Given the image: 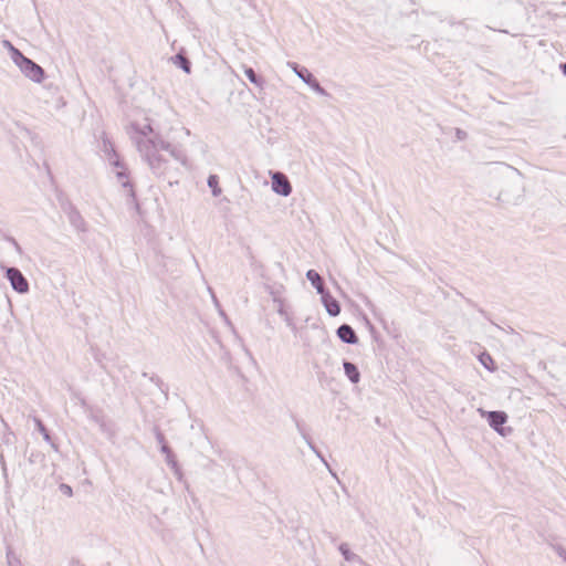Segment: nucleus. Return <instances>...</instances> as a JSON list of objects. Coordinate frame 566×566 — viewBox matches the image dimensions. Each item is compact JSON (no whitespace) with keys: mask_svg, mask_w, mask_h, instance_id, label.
<instances>
[{"mask_svg":"<svg viewBox=\"0 0 566 566\" xmlns=\"http://www.w3.org/2000/svg\"><path fill=\"white\" fill-rule=\"evenodd\" d=\"M63 212L66 214L70 224L77 231L87 232V223L78 209L69 200L61 203Z\"/></svg>","mask_w":566,"mask_h":566,"instance_id":"obj_4","label":"nucleus"},{"mask_svg":"<svg viewBox=\"0 0 566 566\" xmlns=\"http://www.w3.org/2000/svg\"><path fill=\"white\" fill-rule=\"evenodd\" d=\"M295 420V426H296V429L298 431V433L302 436V438L304 439V441L306 442V444L308 446V448L315 453V455L324 463V465L328 469V471L334 475L336 476V474L332 471L328 462L326 461L325 457L323 455V453L316 448V446L314 444L311 436L308 434L307 430H306V427L303 422H301L298 419H294Z\"/></svg>","mask_w":566,"mask_h":566,"instance_id":"obj_6","label":"nucleus"},{"mask_svg":"<svg viewBox=\"0 0 566 566\" xmlns=\"http://www.w3.org/2000/svg\"><path fill=\"white\" fill-rule=\"evenodd\" d=\"M4 43H6V45H8L10 48L11 59L14 62V64L17 66L22 64V62L25 61L27 56L20 50L14 48L9 41H4Z\"/></svg>","mask_w":566,"mask_h":566,"instance_id":"obj_19","label":"nucleus"},{"mask_svg":"<svg viewBox=\"0 0 566 566\" xmlns=\"http://www.w3.org/2000/svg\"><path fill=\"white\" fill-rule=\"evenodd\" d=\"M306 279L311 282L319 295L327 291L322 276L315 270H308L306 272Z\"/></svg>","mask_w":566,"mask_h":566,"instance_id":"obj_14","label":"nucleus"},{"mask_svg":"<svg viewBox=\"0 0 566 566\" xmlns=\"http://www.w3.org/2000/svg\"><path fill=\"white\" fill-rule=\"evenodd\" d=\"M326 534L331 538L332 542L336 541V537H334L332 533H326Z\"/></svg>","mask_w":566,"mask_h":566,"instance_id":"obj_38","label":"nucleus"},{"mask_svg":"<svg viewBox=\"0 0 566 566\" xmlns=\"http://www.w3.org/2000/svg\"><path fill=\"white\" fill-rule=\"evenodd\" d=\"M486 419L489 426L501 436H505L504 423L507 421V415L504 411H488Z\"/></svg>","mask_w":566,"mask_h":566,"instance_id":"obj_9","label":"nucleus"},{"mask_svg":"<svg viewBox=\"0 0 566 566\" xmlns=\"http://www.w3.org/2000/svg\"><path fill=\"white\" fill-rule=\"evenodd\" d=\"M104 150L106 153L112 154V157H109V160L112 165L115 167L122 168V170L117 171L116 176L118 181L122 184L123 188L128 190V196L130 197L132 201L135 203V207L138 208V203L136 202V195L133 189L132 182L128 180V172L125 169L124 164L118 158V155L116 154L113 144L108 140H104Z\"/></svg>","mask_w":566,"mask_h":566,"instance_id":"obj_2","label":"nucleus"},{"mask_svg":"<svg viewBox=\"0 0 566 566\" xmlns=\"http://www.w3.org/2000/svg\"><path fill=\"white\" fill-rule=\"evenodd\" d=\"M25 77L29 80L41 83L45 77V72L42 66L27 57L22 64L18 66Z\"/></svg>","mask_w":566,"mask_h":566,"instance_id":"obj_5","label":"nucleus"},{"mask_svg":"<svg viewBox=\"0 0 566 566\" xmlns=\"http://www.w3.org/2000/svg\"><path fill=\"white\" fill-rule=\"evenodd\" d=\"M244 74L248 77V80L254 84L255 86L262 88L265 81L262 76L255 73V71L252 67L244 66Z\"/></svg>","mask_w":566,"mask_h":566,"instance_id":"obj_17","label":"nucleus"},{"mask_svg":"<svg viewBox=\"0 0 566 566\" xmlns=\"http://www.w3.org/2000/svg\"><path fill=\"white\" fill-rule=\"evenodd\" d=\"M174 474H175V476L177 478L178 481H182L184 480V473H182L181 469L176 471Z\"/></svg>","mask_w":566,"mask_h":566,"instance_id":"obj_35","label":"nucleus"},{"mask_svg":"<svg viewBox=\"0 0 566 566\" xmlns=\"http://www.w3.org/2000/svg\"><path fill=\"white\" fill-rule=\"evenodd\" d=\"M479 360L488 370L493 371L496 369L494 360L489 353H482L479 356Z\"/></svg>","mask_w":566,"mask_h":566,"instance_id":"obj_21","label":"nucleus"},{"mask_svg":"<svg viewBox=\"0 0 566 566\" xmlns=\"http://www.w3.org/2000/svg\"><path fill=\"white\" fill-rule=\"evenodd\" d=\"M6 555L8 566H22L20 558L14 554L10 546L7 548Z\"/></svg>","mask_w":566,"mask_h":566,"instance_id":"obj_22","label":"nucleus"},{"mask_svg":"<svg viewBox=\"0 0 566 566\" xmlns=\"http://www.w3.org/2000/svg\"><path fill=\"white\" fill-rule=\"evenodd\" d=\"M297 76L317 94L322 96L328 95L327 91L306 67H302L300 72H297Z\"/></svg>","mask_w":566,"mask_h":566,"instance_id":"obj_10","label":"nucleus"},{"mask_svg":"<svg viewBox=\"0 0 566 566\" xmlns=\"http://www.w3.org/2000/svg\"><path fill=\"white\" fill-rule=\"evenodd\" d=\"M6 273V277L10 282L11 287L19 294H25L29 292V282L23 273L14 266H2Z\"/></svg>","mask_w":566,"mask_h":566,"instance_id":"obj_3","label":"nucleus"},{"mask_svg":"<svg viewBox=\"0 0 566 566\" xmlns=\"http://www.w3.org/2000/svg\"><path fill=\"white\" fill-rule=\"evenodd\" d=\"M455 136H457L458 139L463 140V139H465L468 137V134L463 129L457 128L455 129Z\"/></svg>","mask_w":566,"mask_h":566,"instance_id":"obj_29","label":"nucleus"},{"mask_svg":"<svg viewBox=\"0 0 566 566\" xmlns=\"http://www.w3.org/2000/svg\"><path fill=\"white\" fill-rule=\"evenodd\" d=\"M153 431H154L155 438H156L159 447L167 444L165 436H164V433L161 432V430L159 429L158 426H155L153 428Z\"/></svg>","mask_w":566,"mask_h":566,"instance_id":"obj_24","label":"nucleus"},{"mask_svg":"<svg viewBox=\"0 0 566 566\" xmlns=\"http://www.w3.org/2000/svg\"><path fill=\"white\" fill-rule=\"evenodd\" d=\"M137 149L150 170L157 176H164L168 170V160L160 154L166 151L171 158L186 166L188 158L181 146L168 143L161 136L149 140L137 142Z\"/></svg>","mask_w":566,"mask_h":566,"instance_id":"obj_1","label":"nucleus"},{"mask_svg":"<svg viewBox=\"0 0 566 566\" xmlns=\"http://www.w3.org/2000/svg\"><path fill=\"white\" fill-rule=\"evenodd\" d=\"M271 294L273 295V301L274 302H277L279 303V308H277V313L281 315V316H286L289 315L287 312L285 311L284 308V304L282 302V300L276 295V293L274 292H271Z\"/></svg>","mask_w":566,"mask_h":566,"instance_id":"obj_25","label":"nucleus"},{"mask_svg":"<svg viewBox=\"0 0 566 566\" xmlns=\"http://www.w3.org/2000/svg\"><path fill=\"white\" fill-rule=\"evenodd\" d=\"M343 367H344L345 375L350 380V382L358 384L360 380V373H359L357 366L354 363L344 360Z\"/></svg>","mask_w":566,"mask_h":566,"instance_id":"obj_15","label":"nucleus"},{"mask_svg":"<svg viewBox=\"0 0 566 566\" xmlns=\"http://www.w3.org/2000/svg\"><path fill=\"white\" fill-rule=\"evenodd\" d=\"M33 421H34V424H35V428L36 430L42 434L43 439L54 449V450H57V446L55 444V442L53 441L49 430L46 429V427L44 426V423L42 422V420L38 417H34L33 418Z\"/></svg>","mask_w":566,"mask_h":566,"instance_id":"obj_16","label":"nucleus"},{"mask_svg":"<svg viewBox=\"0 0 566 566\" xmlns=\"http://www.w3.org/2000/svg\"><path fill=\"white\" fill-rule=\"evenodd\" d=\"M165 458H166L167 465H170V464L177 462L176 455L174 453H171Z\"/></svg>","mask_w":566,"mask_h":566,"instance_id":"obj_32","label":"nucleus"},{"mask_svg":"<svg viewBox=\"0 0 566 566\" xmlns=\"http://www.w3.org/2000/svg\"><path fill=\"white\" fill-rule=\"evenodd\" d=\"M168 467L172 470L174 473L181 469L179 463H178V461L172 463V464H170V465H168Z\"/></svg>","mask_w":566,"mask_h":566,"instance_id":"obj_34","label":"nucleus"},{"mask_svg":"<svg viewBox=\"0 0 566 566\" xmlns=\"http://www.w3.org/2000/svg\"><path fill=\"white\" fill-rule=\"evenodd\" d=\"M149 380L154 382L161 391L167 390V385L163 381V379L157 375H151Z\"/></svg>","mask_w":566,"mask_h":566,"instance_id":"obj_26","label":"nucleus"},{"mask_svg":"<svg viewBox=\"0 0 566 566\" xmlns=\"http://www.w3.org/2000/svg\"><path fill=\"white\" fill-rule=\"evenodd\" d=\"M61 490L63 491V493L67 494L69 496H71V495H72V493H73V492H72V488H71V486H69V485H66V484H62V485H61Z\"/></svg>","mask_w":566,"mask_h":566,"instance_id":"obj_33","label":"nucleus"},{"mask_svg":"<svg viewBox=\"0 0 566 566\" xmlns=\"http://www.w3.org/2000/svg\"><path fill=\"white\" fill-rule=\"evenodd\" d=\"M562 552L559 553V555L566 560V552H564L563 549H560Z\"/></svg>","mask_w":566,"mask_h":566,"instance_id":"obj_39","label":"nucleus"},{"mask_svg":"<svg viewBox=\"0 0 566 566\" xmlns=\"http://www.w3.org/2000/svg\"><path fill=\"white\" fill-rule=\"evenodd\" d=\"M213 301L218 305V301H217V297L214 295H213Z\"/></svg>","mask_w":566,"mask_h":566,"instance_id":"obj_41","label":"nucleus"},{"mask_svg":"<svg viewBox=\"0 0 566 566\" xmlns=\"http://www.w3.org/2000/svg\"><path fill=\"white\" fill-rule=\"evenodd\" d=\"M321 301L331 316L335 317L340 313L339 302L334 298L328 291L321 294Z\"/></svg>","mask_w":566,"mask_h":566,"instance_id":"obj_12","label":"nucleus"},{"mask_svg":"<svg viewBox=\"0 0 566 566\" xmlns=\"http://www.w3.org/2000/svg\"><path fill=\"white\" fill-rule=\"evenodd\" d=\"M208 187L211 189L213 197L221 195V188L219 187V178L217 175H210L207 180Z\"/></svg>","mask_w":566,"mask_h":566,"instance_id":"obj_20","label":"nucleus"},{"mask_svg":"<svg viewBox=\"0 0 566 566\" xmlns=\"http://www.w3.org/2000/svg\"><path fill=\"white\" fill-rule=\"evenodd\" d=\"M284 318H285V322H286V324H287L289 326H291V327H293V328L295 327V326H294V323H293V319L290 317V315L284 316Z\"/></svg>","mask_w":566,"mask_h":566,"instance_id":"obj_36","label":"nucleus"},{"mask_svg":"<svg viewBox=\"0 0 566 566\" xmlns=\"http://www.w3.org/2000/svg\"><path fill=\"white\" fill-rule=\"evenodd\" d=\"M7 241L14 248L17 253L22 254V248L13 237H8Z\"/></svg>","mask_w":566,"mask_h":566,"instance_id":"obj_27","label":"nucleus"},{"mask_svg":"<svg viewBox=\"0 0 566 566\" xmlns=\"http://www.w3.org/2000/svg\"><path fill=\"white\" fill-rule=\"evenodd\" d=\"M129 134H132V139L137 146V142L139 140H149L155 138L156 136H160L159 134H155L150 124H146L143 127H139L137 124L133 123L129 126Z\"/></svg>","mask_w":566,"mask_h":566,"instance_id":"obj_8","label":"nucleus"},{"mask_svg":"<svg viewBox=\"0 0 566 566\" xmlns=\"http://www.w3.org/2000/svg\"><path fill=\"white\" fill-rule=\"evenodd\" d=\"M562 73L566 76V62L559 64Z\"/></svg>","mask_w":566,"mask_h":566,"instance_id":"obj_37","label":"nucleus"},{"mask_svg":"<svg viewBox=\"0 0 566 566\" xmlns=\"http://www.w3.org/2000/svg\"><path fill=\"white\" fill-rule=\"evenodd\" d=\"M336 335L345 344L355 345L358 343V336L356 332L348 324H342L338 326Z\"/></svg>","mask_w":566,"mask_h":566,"instance_id":"obj_11","label":"nucleus"},{"mask_svg":"<svg viewBox=\"0 0 566 566\" xmlns=\"http://www.w3.org/2000/svg\"><path fill=\"white\" fill-rule=\"evenodd\" d=\"M174 63L177 66H179L182 71H185L186 73H190V71H191V62L182 53H177L174 56Z\"/></svg>","mask_w":566,"mask_h":566,"instance_id":"obj_18","label":"nucleus"},{"mask_svg":"<svg viewBox=\"0 0 566 566\" xmlns=\"http://www.w3.org/2000/svg\"><path fill=\"white\" fill-rule=\"evenodd\" d=\"M160 451H161V453H164V454H165V457H167V455H169V454L174 453V452H172V450L170 449V447H169L168 444L161 446V447H160Z\"/></svg>","mask_w":566,"mask_h":566,"instance_id":"obj_31","label":"nucleus"},{"mask_svg":"<svg viewBox=\"0 0 566 566\" xmlns=\"http://www.w3.org/2000/svg\"><path fill=\"white\" fill-rule=\"evenodd\" d=\"M0 464H1V470H2V475H3L6 486L9 488L10 481H9L8 468H7V462L4 460V457L2 454L0 455Z\"/></svg>","mask_w":566,"mask_h":566,"instance_id":"obj_23","label":"nucleus"},{"mask_svg":"<svg viewBox=\"0 0 566 566\" xmlns=\"http://www.w3.org/2000/svg\"><path fill=\"white\" fill-rule=\"evenodd\" d=\"M272 190L280 196L287 197L292 193V185L284 174L276 171L272 175Z\"/></svg>","mask_w":566,"mask_h":566,"instance_id":"obj_7","label":"nucleus"},{"mask_svg":"<svg viewBox=\"0 0 566 566\" xmlns=\"http://www.w3.org/2000/svg\"><path fill=\"white\" fill-rule=\"evenodd\" d=\"M143 377H148L149 378L150 376H148V374L146 371H144L143 373Z\"/></svg>","mask_w":566,"mask_h":566,"instance_id":"obj_40","label":"nucleus"},{"mask_svg":"<svg viewBox=\"0 0 566 566\" xmlns=\"http://www.w3.org/2000/svg\"><path fill=\"white\" fill-rule=\"evenodd\" d=\"M338 549L346 562L357 563L361 566H367L366 562L359 555L350 552V549L346 543H342L338 546Z\"/></svg>","mask_w":566,"mask_h":566,"instance_id":"obj_13","label":"nucleus"},{"mask_svg":"<svg viewBox=\"0 0 566 566\" xmlns=\"http://www.w3.org/2000/svg\"><path fill=\"white\" fill-rule=\"evenodd\" d=\"M92 419L102 428L104 429L105 421L103 416L94 415L92 416Z\"/></svg>","mask_w":566,"mask_h":566,"instance_id":"obj_28","label":"nucleus"},{"mask_svg":"<svg viewBox=\"0 0 566 566\" xmlns=\"http://www.w3.org/2000/svg\"><path fill=\"white\" fill-rule=\"evenodd\" d=\"M287 65L295 72L296 75L297 72H300V70L303 67L300 66L296 62H287Z\"/></svg>","mask_w":566,"mask_h":566,"instance_id":"obj_30","label":"nucleus"}]
</instances>
